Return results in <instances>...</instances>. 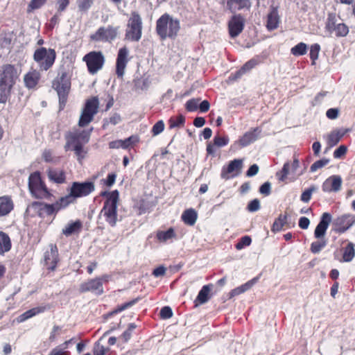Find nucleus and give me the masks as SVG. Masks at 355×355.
Listing matches in <instances>:
<instances>
[{
  "label": "nucleus",
  "mask_w": 355,
  "mask_h": 355,
  "mask_svg": "<svg viewBox=\"0 0 355 355\" xmlns=\"http://www.w3.org/2000/svg\"><path fill=\"white\" fill-rule=\"evenodd\" d=\"M90 131L74 128L71 131L67 132L64 138L66 144L64 145V150H73L78 159L85 157L87 151L84 149V146L87 144L90 138Z\"/></svg>",
  "instance_id": "nucleus-1"
},
{
  "label": "nucleus",
  "mask_w": 355,
  "mask_h": 355,
  "mask_svg": "<svg viewBox=\"0 0 355 355\" xmlns=\"http://www.w3.org/2000/svg\"><path fill=\"white\" fill-rule=\"evenodd\" d=\"M19 78L17 69L12 64H6L0 71V103H6L11 90Z\"/></svg>",
  "instance_id": "nucleus-2"
},
{
  "label": "nucleus",
  "mask_w": 355,
  "mask_h": 355,
  "mask_svg": "<svg viewBox=\"0 0 355 355\" xmlns=\"http://www.w3.org/2000/svg\"><path fill=\"white\" fill-rule=\"evenodd\" d=\"M180 28V21L170 15L166 13L162 15L157 21L156 31L161 39L166 37L175 38Z\"/></svg>",
  "instance_id": "nucleus-3"
},
{
  "label": "nucleus",
  "mask_w": 355,
  "mask_h": 355,
  "mask_svg": "<svg viewBox=\"0 0 355 355\" xmlns=\"http://www.w3.org/2000/svg\"><path fill=\"white\" fill-rule=\"evenodd\" d=\"M94 184L92 182H74L68 189L69 193L61 197V201L68 207L70 204L74 203L76 198L87 196L94 191Z\"/></svg>",
  "instance_id": "nucleus-4"
},
{
  "label": "nucleus",
  "mask_w": 355,
  "mask_h": 355,
  "mask_svg": "<svg viewBox=\"0 0 355 355\" xmlns=\"http://www.w3.org/2000/svg\"><path fill=\"white\" fill-rule=\"evenodd\" d=\"M30 192L35 198L51 200L53 194L42 181L40 173H31L28 178Z\"/></svg>",
  "instance_id": "nucleus-5"
},
{
  "label": "nucleus",
  "mask_w": 355,
  "mask_h": 355,
  "mask_svg": "<svg viewBox=\"0 0 355 355\" xmlns=\"http://www.w3.org/2000/svg\"><path fill=\"white\" fill-rule=\"evenodd\" d=\"M119 198V193L117 190L112 191L110 198H107L105 202L103 209L101 211V215H103L106 222L114 227L117 221V203Z\"/></svg>",
  "instance_id": "nucleus-6"
},
{
  "label": "nucleus",
  "mask_w": 355,
  "mask_h": 355,
  "mask_svg": "<svg viewBox=\"0 0 355 355\" xmlns=\"http://www.w3.org/2000/svg\"><path fill=\"white\" fill-rule=\"evenodd\" d=\"M56 53L53 49L40 47L37 49L33 54V60L37 64L40 70H49L55 62Z\"/></svg>",
  "instance_id": "nucleus-7"
},
{
  "label": "nucleus",
  "mask_w": 355,
  "mask_h": 355,
  "mask_svg": "<svg viewBox=\"0 0 355 355\" xmlns=\"http://www.w3.org/2000/svg\"><path fill=\"white\" fill-rule=\"evenodd\" d=\"M98 107L99 101L98 97L94 96L87 99L82 110L78 121V125L80 127H85L91 123L93 121L94 116L98 113Z\"/></svg>",
  "instance_id": "nucleus-8"
},
{
  "label": "nucleus",
  "mask_w": 355,
  "mask_h": 355,
  "mask_svg": "<svg viewBox=\"0 0 355 355\" xmlns=\"http://www.w3.org/2000/svg\"><path fill=\"white\" fill-rule=\"evenodd\" d=\"M142 21L137 12H132L125 31V39L138 42L141 37Z\"/></svg>",
  "instance_id": "nucleus-9"
},
{
  "label": "nucleus",
  "mask_w": 355,
  "mask_h": 355,
  "mask_svg": "<svg viewBox=\"0 0 355 355\" xmlns=\"http://www.w3.org/2000/svg\"><path fill=\"white\" fill-rule=\"evenodd\" d=\"M70 87L71 83L66 73H62L53 82V87L58 93L60 105H65Z\"/></svg>",
  "instance_id": "nucleus-10"
},
{
  "label": "nucleus",
  "mask_w": 355,
  "mask_h": 355,
  "mask_svg": "<svg viewBox=\"0 0 355 355\" xmlns=\"http://www.w3.org/2000/svg\"><path fill=\"white\" fill-rule=\"evenodd\" d=\"M109 275H104L101 277L92 279L83 282L80 285V292H92L96 295H101L103 293V282H108Z\"/></svg>",
  "instance_id": "nucleus-11"
},
{
  "label": "nucleus",
  "mask_w": 355,
  "mask_h": 355,
  "mask_svg": "<svg viewBox=\"0 0 355 355\" xmlns=\"http://www.w3.org/2000/svg\"><path fill=\"white\" fill-rule=\"evenodd\" d=\"M83 60L87 64L89 72L94 74L103 67L105 58L101 52L92 51L85 55Z\"/></svg>",
  "instance_id": "nucleus-12"
},
{
  "label": "nucleus",
  "mask_w": 355,
  "mask_h": 355,
  "mask_svg": "<svg viewBox=\"0 0 355 355\" xmlns=\"http://www.w3.org/2000/svg\"><path fill=\"white\" fill-rule=\"evenodd\" d=\"M118 28L112 26L107 27H100L95 33L91 35L90 38L96 42H112L117 35Z\"/></svg>",
  "instance_id": "nucleus-13"
},
{
  "label": "nucleus",
  "mask_w": 355,
  "mask_h": 355,
  "mask_svg": "<svg viewBox=\"0 0 355 355\" xmlns=\"http://www.w3.org/2000/svg\"><path fill=\"white\" fill-rule=\"evenodd\" d=\"M245 19L241 14L234 15L228 22L229 33L232 38L237 37L243 30Z\"/></svg>",
  "instance_id": "nucleus-14"
},
{
  "label": "nucleus",
  "mask_w": 355,
  "mask_h": 355,
  "mask_svg": "<svg viewBox=\"0 0 355 355\" xmlns=\"http://www.w3.org/2000/svg\"><path fill=\"white\" fill-rule=\"evenodd\" d=\"M355 223V216L352 214H345L338 217L334 220L336 227L334 231L336 232L342 234L347 231Z\"/></svg>",
  "instance_id": "nucleus-15"
},
{
  "label": "nucleus",
  "mask_w": 355,
  "mask_h": 355,
  "mask_svg": "<svg viewBox=\"0 0 355 355\" xmlns=\"http://www.w3.org/2000/svg\"><path fill=\"white\" fill-rule=\"evenodd\" d=\"M128 53L129 51L125 46L119 50L116 63V73L118 78H122L123 77L128 62Z\"/></svg>",
  "instance_id": "nucleus-16"
},
{
  "label": "nucleus",
  "mask_w": 355,
  "mask_h": 355,
  "mask_svg": "<svg viewBox=\"0 0 355 355\" xmlns=\"http://www.w3.org/2000/svg\"><path fill=\"white\" fill-rule=\"evenodd\" d=\"M343 180L340 175H334L327 178L322 183V189L326 193H337L341 189Z\"/></svg>",
  "instance_id": "nucleus-17"
},
{
  "label": "nucleus",
  "mask_w": 355,
  "mask_h": 355,
  "mask_svg": "<svg viewBox=\"0 0 355 355\" xmlns=\"http://www.w3.org/2000/svg\"><path fill=\"white\" fill-rule=\"evenodd\" d=\"M331 215L328 212L322 214L319 223L317 225L315 231L314 236L316 239L324 238L325 233L328 227L331 222Z\"/></svg>",
  "instance_id": "nucleus-18"
},
{
  "label": "nucleus",
  "mask_w": 355,
  "mask_h": 355,
  "mask_svg": "<svg viewBox=\"0 0 355 355\" xmlns=\"http://www.w3.org/2000/svg\"><path fill=\"white\" fill-rule=\"evenodd\" d=\"M261 132V129L260 128H252L241 137L236 143H238L241 147L248 146L259 138Z\"/></svg>",
  "instance_id": "nucleus-19"
},
{
  "label": "nucleus",
  "mask_w": 355,
  "mask_h": 355,
  "mask_svg": "<svg viewBox=\"0 0 355 355\" xmlns=\"http://www.w3.org/2000/svg\"><path fill=\"white\" fill-rule=\"evenodd\" d=\"M67 206L61 201V198L53 204L42 202V216H51L56 214L60 210L66 208Z\"/></svg>",
  "instance_id": "nucleus-20"
},
{
  "label": "nucleus",
  "mask_w": 355,
  "mask_h": 355,
  "mask_svg": "<svg viewBox=\"0 0 355 355\" xmlns=\"http://www.w3.org/2000/svg\"><path fill=\"white\" fill-rule=\"evenodd\" d=\"M49 247L50 250L44 254V261L48 268L53 270L58 261V251L55 245L51 244Z\"/></svg>",
  "instance_id": "nucleus-21"
},
{
  "label": "nucleus",
  "mask_w": 355,
  "mask_h": 355,
  "mask_svg": "<svg viewBox=\"0 0 355 355\" xmlns=\"http://www.w3.org/2000/svg\"><path fill=\"white\" fill-rule=\"evenodd\" d=\"M46 174L50 181L62 184L66 182V173L64 170L57 168H50L47 170Z\"/></svg>",
  "instance_id": "nucleus-22"
},
{
  "label": "nucleus",
  "mask_w": 355,
  "mask_h": 355,
  "mask_svg": "<svg viewBox=\"0 0 355 355\" xmlns=\"http://www.w3.org/2000/svg\"><path fill=\"white\" fill-rule=\"evenodd\" d=\"M243 166V160L240 159H235L231 161L227 167H223L221 171V178L223 179H229L230 173L234 172L239 173Z\"/></svg>",
  "instance_id": "nucleus-23"
},
{
  "label": "nucleus",
  "mask_w": 355,
  "mask_h": 355,
  "mask_svg": "<svg viewBox=\"0 0 355 355\" xmlns=\"http://www.w3.org/2000/svg\"><path fill=\"white\" fill-rule=\"evenodd\" d=\"M300 162L297 158H295L291 166H290L289 162H286L281 171L277 173V176L278 177L279 180L285 181L287 178L288 175L289 174L290 168L293 173H295L297 169L299 168Z\"/></svg>",
  "instance_id": "nucleus-24"
},
{
  "label": "nucleus",
  "mask_w": 355,
  "mask_h": 355,
  "mask_svg": "<svg viewBox=\"0 0 355 355\" xmlns=\"http://www.w3.org/2000/svg\"><path fill=\"white\" fill-rule=\"evenodd\" d=\"M251 6L250 0H227V7L231 12H236L237 10L249 9Z\"/></svg>",
  "instance_id": "nucleus-25"
},
{
  "label": "nucleus",
  "mask_w": 355,
  "mask_h": 355,
  "mask_svg": "<svg viewBox=\"0 0 355 355\" xmlns=\"http://www.w3.org/2000/svg\"><path fill=\"white\" fill-rule=\"evenodd\" d=\"M279 24V16L277 7H271L268 15L266 27L269 31L277 28Z\"/></svg>",
  "instance_id": "nucleus-26"
},
{
  "label": "nucleus",
  "mask_w": 355,
  "mask_h": 355,
  "mask_svg": "<svg viewBox=\"0 0 355 355\" xmlns=\"http://www.w3.org/2000/svg\"><path fill=\"white\" fill-rule=\"evenodd\" d=\"M14 208V204L10 197L4 196L0 197V217L8 215Z\"/></svg>",
  "instance_id": "nucleus-27"
},
{
  "label": "nucleus",
  "mask_w": 355,
  "mask_h": 355,
  "mask_svg": "<svg viewBox=\"0 0 355 355\" xmlns=\"http://www.w3.org/2000/svg\"><path fill=\"white\" fill-rule=\"evenodd\" d=\"M137 141V137L134 136L129 137L128 138L121 140H115L109 143L110 148H122L123 149L128 148L132 144L135 143Z\"/></svg>",
  "instance_id": "nucleus-28"
},
{
  "label": "nucleus",
  "mask_w": 355,
  "mask_h": 355,
  "mask_svg": "<svg viewBox=\"0 0 355 355\" xmlns=\"http://www.w3.org/2000/svg\"><path fill=\"white\" fill-rule=\"evenodd\" d=\"M259 279V277H254L252 279L248 281L245 284L232 290L230 293V298H232L234 296L239 295L250 288H252V286L255 284Z\"/></svg>",
  "instance_id": "nucleus-29"
},
{
  "label": "nucleus",
  "mask_w": 355,
  "mask_h": 355,
  "mask_svg": "<svg viewBox=\"0 0 355 355\" xmlns=\"http://www.w3.org/2000/svg\"><path fill=\"white\" fill-rule=\"evenodd\" d=\"M40 78V73L34 70L26 73L24 76V83L27 87L33 88L37 84Z\"/></svg>",
  "instance_id": "nucleus-30"
},
{
  "label": "nucleus",
  "mask_w": 355,
  "mask_h": 355,
  "mask_svg": "<svg viewBox=\"0 0 355 355\" xmlns=\"http://www.w3.org/2000/svg\"><path fill=\"white\" fill-rule=\"evenodd\" d=\"M211 284H207L202 286L201 290L199 291L198 295L195 300L196 306L198 305V302L200 304H202L206 303L209 300V292L211 291Z\"/></svg>",
  "instance_id": "nucleus-31"
},
{
  "label": "nucleus",
  "mask_w": 355,
  "mask_h": 355,
  "mask_svg": "<svg viewBox=\"0 0 355 355\" xmlns=\"http://www.w3.org/2000/svg\"><path fill=\"white\" fill-rule=\"evenodd\" d=\"M11 246L12 244L9 236L6 233L0 231V254H3L8 252L11 249Z\"/></svg>",
  "instance_id": "nucleus-32"
},
{
  "label": "nucleus",
  "mask_w": 355,
  "mask_h": 355,
  "mask_svg": "<svg viewBox=\"0 0 355 355\" xmlns=\"http://www.w3.org/2000/svg\"><path fill=\"white\" fill-rule=\"evenodd\" d=\"M198 214L193 209L185 210L182 214V220L189 225H193L197 220Z\"/></svg>",
  "instance_id": "nucleus-33"
},
{
  "label": "nucleus",
  "mask_w": 355,
  "mask_h": 355,
  "mask_svg": "<svg viewBox=\"0 0 355 355\" xmlns=\"http://www.w3.org/2000/svg\"><path fill=\"white\" fill-rule=\"evenodd\" d=\"M26 214L31 216L34 217L35 216H42V202H33L29 205L26 209Z\"/></svg>",
  "instance_id": "nucleus-34"
},
{
  "label": "nucleus",
  "mask_w": 355,
  "mask_h": 355,
  "mask_svg": "<svg viewBox=\"0 0 355 355\" xmlns=\"http://www.w3.org/2000/svg\"><path fill=\"white\" fill-rule=\"evenodd\" d=\"M156 237L160 242H166L168 240L176 238V234L173 228L170 227L166 231H157Z\"/></svg>",
  "instance_id": "nucleus-35"
},
{
  "label": "nucleus",
  "mask_w": 355,
  "mask_h": 355,
  "mask_svg": "<svg viewBox=\"0 0 355 355\" xmlns=\"http://www.w3.org/2000/svg\"><path fill=\"white\" fill-rule=\"evenodd\" d=\"M82 223L80 220H76L69 223L65 228L62 230V233L66 236H69L71 234L78 232L81 229Z\"/></svg>",
  "instance_id": "nucleus-36"
},
{
  "label": "nucleus",
  "mask_w": 355,
  "mask_h": 355,
  "mask_svg": "<svg viewBox=\"0 0 355 355\" xmlns=\"http://www.w3.org/2000/svg\"><path fill=\"white\" fill-rule=\"evenodd\" d=\"M345 132H340V131H334L331 132L327 137V144L329 146V148H332L337 145V144L340 141L341 138L344 136Z\"/></svg>",
  "instance_id": "nucleus-37"
},
{
  "label": "nucleus",
  "mask_w": 355,
  "mask_h": 355,
  "mask_svg": "<svg viewBox=\"0 0 355 355\" xmlns=\"http://www.w3.org/2000/svg\"><path fill=\"white\" fill-rule=\"evenodd\" d=\"M355 256V249L354 244L352 243H349L347 245L345 248L343 259L345 262L351 261Z\"/></svg>",
  "instance_id": "nucleus-38"
},
{
  "label": "nucleus",
  "mask_w": 355,
  "mask_h": 355,
  "mask_svg": "<svg viewBox=\"0 0 355 355\" xmlns=\"http://www.w3.org/2000/svg\"><path fill=\"white\" fill-rule=\"evenodd\" d=\"M311 244L310 250L313 254H318L326 247L327 241L324 238L318 239Z\"/></svg>",
  "instance_id": "nucleus-39"
},
{
  "label": "nucleus",
  "mask_w": 355,
  "mask_h": 355,
  "mask_svg": "<svg viewBox=\"0 0 355 355\" xmlns=\"http://www.w3.org/2000/svg\"><path fill=\"white\" fill-rule=\"evenodd\" d=\"M288 215L280 214L275 220L272 227V231L274 232L280 231L282 227L287 223Z\"/></svg>",
  "instance_id": "nucleus-40"
},
{
  "label": "nucleus",
  "mask_w": 355,
  "mask_h": 355,
  "mask_svg": "<svg viewBox=\"0 0 355 355\" xmlns=\"http://www.w3.org/2000/svg\"><path fill=\"white\" fill-rule=\"evenodd\" d=\"M185 118L182 115L178 116H172L168 120L169 128L173 129L175 128H180L184 125Z\"/></svg>",
  "instance_id": "nucleus-41"
},
{
  "label": "nucleus",
  "mask_w": 355,
  "mask_h": 355,
  "mask_svg": "<svg viewBox=\"0 0 355 355\" xmlns=\"http://www.w3.org/2000/svg\"><path fill=\"white\" fill-rule=\"evenodd\" d=\"M121 121V117L119 114L114 113L109 118H105L103 119V128L105 129L109 124H112L113 125H117Z\"/></svg>",
  "instance_id": "nucleus-42"
},
{
  "label": "nucleus",
  "mask_w": 355,
  "mask_h": 355,
  "mask_svg": "<svg viewBox=\"0 0 355 355\" xmlns=\"http://www.w3.org/2000/svg\"><path fill=\"white\" fill-rule=\"evenodd\" d=\"M93 0H77L76 3L78 10L81 12H87L93 5Z\"/></svg>",
  "instance_id": "nucleus-43"
},
{
  "label": "nucleus",
  "mask_w": 355,
  "mask_h": 355,
  "mask_svg": "<svg viewBox=\"0 0 355 355\" xmlns=\"http://www.w3.org/2000/svg\"><path fill=\"white\" fill-rule=\"evenodd\" d=\"M229 141L230 139L227 136H220L219 134L215 135L213 139L214 145L218 148L227 146Z\"/></svg>",
  "instance_id": "nucleus-44"
},
{
  "label": "nucleus",
  "mask_w": 355,
  "mask_h": 355,
  "mask_svg": "<svg viewBox=\"0 0 355 355\" xmlns=\"http://www.w3.org/2000/svg\"><path fill=\"white\" fill-rule=\"evenodd\" d=\"M135 87L136 89L146 90L150 86V80L148 78H139L134 80Z\"/></svg>",
  "instance_id": "nucleus-45"
},
{
  "label": "nucleus",
  "mask_w": 355,
  "mask_h": 355,
  "mask_svg": "<svg viewBox=\"0 0 355 355\" xmlns=\"http://www.w3.org/2000/svg\"><path fill=\"white\" fill-rule=\"evenodd\" d=\"M306 45L300 42L291 49V53L294 55H302L306 53Z\"/></svg>",
  "instance_id": "nucleus-46"
},
{
  "label": "nucleus",
  "mask_w": 355,
  "mask_h": 355,
  "mask_svg": "<svg viewBox=\"0 0 355 355\" xmlns=\"http://www.w3.org/2000/svg\"><path fill=\"white\" fill-rule=\"evenodd\" d=\"M329 159L327 158H322L320 160L315 162L310 167V171L314 173L320 168H323L329 163Z\"/></svg>",
  "instance_id": "nucleus-47"
},
{
  "label": "nucleus",
  "mask_w": 355,
  "mask_h": 355,
  "mask_svg": "<svg viewBox=\"0 0 355 355\" xmlns=\"http://www.w3.org/2000/svg\"><path fill=\"white\" fill-rule=\"evenodd\" d=\"M317 190V187L312 185L304 191L301 195L300 200L304 202H309L311 198L312 193Z\"/></svg>",
  "instance_id": "nucleus-48"
},
{
  "label": "nucleus",
  "mask_w": 355,
  "mask_h": 355,
  "mask_svg": "<svg viewBox=\"0 0 355 355\" xmlns=\"http://www.w3.org/2000/svg\"><path fill=\"white\" fill-rule=\"evenodd\" d=\"M137 302V299H135L130 302H125L123 304L119 306L116 309H115L114 311L110 312L109 313V315H112L114 314H116L119 312H121V311L131 307L132 306H133Z\"/></svg>",
  "instance_id": "nucleus-49"
},
{
  "label": "nucleus",
  "mask_w": 355,
  "mask_h": 355,
  "mask_svg": "<svg viewBox=\"0 0 355 355\" xmlns=\"http://www.w3.org/2000/svg\"><path fill=\"white\" fill-rule=\"evenodd\" d=\"M335 33L337 37H345L348 34L349 28L345 24L340 23L336 25Z\"/></svg>",
  "instance_id": "nucleus-50"
},
{
  "label": "nucleus",
  "mask_w": 355,
  "mask_h": 355,
  "mask_svg": "<svg viewBox=\"0 0 355 355\" xmlns=\"http://www.w3.org/2000/svg\"><path fill=\"white\" fill-rule=\"evenodd\" d=\"M137 325L135 323H130L128 324L127 330H125L121 335V338L125 343L128 342L131 336L132 332L136 329Z\"/></svg>",
  "instance_id": "nucleus-51"
},
{
  "label": "nucleus",
  "mask_w": 355,
  "mask_h": 355,
  "mask_svg": "<svg viewBox=\"0 0 355 355\" xmlns=\"http://www.w3.org/2000/svg\"><path fill=\"white\" fill-rule=\"evenodd\" d=\"M200 98H191L186 103V109L189 112H194L197 110L199 105Z\"/></svg>",
  "instance_id": "nucleus-52"
},
{
  "label": "nucleus",
  "mask_w": 355,
  "mask_h": 355,
  "mask_svg": "<svg viewBox=\"0 0 355 355\" xmlns=\"http://www.w3.org/2000/svg\"><path fill=\"white\" fill-rule=\"evenodd\" d=\"M320 51V46L318 44H314L311 46L310 49V58L313 63L318 58L319 52Z\"/></svg>",
  "instance_id": "nucleus-53"
},
{
  "label": "nucleus",
  "mask_w": 355,
  "mask_h": 355,
  "mask_svg": "<svg viewBox=\"0 0 355 355\" xmlns=\"http://www.w3.org/2000/svg\"><path fill=\"white\" fill-rule=\"evenodd\" d=\"M260 207V201L257 198H255L248 203L247 210L250 212H255L259 210Z\"/></svg>",
  "instance_id": "nucleus-54"
},
{
  "label": "nucleus",
  "mask_w": 355,
  "mask_h": 355,
  "mask_svg": "<svg viewBox=\"0 0 355 355\" xmlns=\"http://www.w3.org/2000/svg\"><path fill=\"white\" fill-rule=\"evenodd\" d=\"M164 130V123L163 121H158L152 128V133L153 136H157Z\"/></svg>",
  "instance_id": "nucleus-55"
},
{
  "label": "nucleus",
  "mask_w": 355,
  "mask_h": 355,
  "mask_svg": "<svg viewBox=\"0 0 355 355\" xmlns=\"http://www.w3.org/2000/svg\"><path fill=\"white\" fill-rule=\"evenodd\" d=\"M347 151L346 146L341 145L334 152V157L335 159H340L344 157Z\"/></svg>",
  "instance_id": "nucleus-56"
},
{
  "label": "nucleus",
  "mask_w": 355,
  "mask_h": 355,
  "mask_svg": "<svg viewBox=\"0 0 355 355\" xmlns=\"http://www.w3.org/2000/svg\"><path fill=\"white\" fill-rule=\"evenodd\" d=\"M107 349L101 345L99 342H96L94 344L93 353L94 355H105Z\"/></svg>",
  "instance_id": "nucleus-57"
},
{
  "label": "nucleus",
  "mask_w": 355,
  "mask_h": 355,
  "mask_svg": "<svg viewBox=\"0 0 355 355\" xmlns=\"http://www.w3.org/2000/svg\"><path fill=\"white\" fill-rule=\"evenodd\" d=\"M46 0H31L28 4V10H36L41 8Z\"/></svg>",
  "instance_id": "nucleus-58"
},
{
  "label": "nucleus",
  "mask_w": 355,
  "mask_h": 355,
  "mask_svg": "<svg viewBox=\"0 0 355 355\" xmlns=\"http://www.w3.org/2000/svg\"><path fill=\"white\" fill-rule=\"evenodd\" d=\"M160 316L162 319H168L173 316V311L171 307L164 306L160 311Z\"/></svg>",
  "instance_id": "nucleus-59"
},
{
  "label": "nucleus",
  "mask_w": 355,
  "mask_h": 355,
  "mask_svg": "<svg viewBox=\"0 0 355 355\" xmlns=\"http://www.w3.org/2000/svg\"><path fill=\"white\" fill-rule=\"evenodd\" d=\"M259 192L266 196H269L271 193L270 183L269 182L263 183L259 188Z\"/></svg>",
  "instance_id": "nucleus-60"
},
{
  "label": "nucleus",
  "mask_w": 355,
  "mask_h": 355,
  "mask_svg": "<svg viewBox=\"0 0 355 355\" xmlns=\"http://www.w3.org/2000/svg\"><path fill=\"white\" fill-rule=\"evenodd\" d=\"M42 157L46 162H56L57 160L53 157L51 150H45L42 153Z\"/></svg>",
  "instance_id": "nucleus-61"
},
{
  "label": "nucleus",
  "mask_w": 355,
  "mask_h": 355,
  "mask_svg": "<svg viewBox=\"0 0 355 355\" xmlns=\"http://www.w3.org/2000/svg\"><path fill=\"white\" fill-rule=\"evenodd\" d=\"M45 309L46 308L44 306H38L29 309L26 311L28 313V316H30V318H32L38 313L44 312Z\"/></svg>",
  "instance_id": "nucleus-62"
},
{
  "label": "nucleus",
  "mask_w": 355,
  "mask_h": 355,
  "mask_svg": "<svg viewBox=\"0 0 355 355\" xmlns=\"http://www.w3.org/2000/svg\"><path fill=\"white\" fill-rule=\"evenodd\" d=\"M339 110L338 108H330L326 112V116L329 119H336L338 118Z\"/></svg>",
  "instance_id": "nucleus-63"
},
{
  "label": "nucleus",
  "mask_w": 355,
  "mask_h": 355,
  "mask_svg": "<svg viewBox=\"0 0 355 355\" xmlns=\"http://www.w3.org/2000/svg\"><path fill=\"white\" fill-rule=\"evenodd\" d=\"M49 355H69V352L62 350L61 347H56L51 351Z\"/></svg>",
  "instance_id": "nucleus-64"
}]
</instances>
